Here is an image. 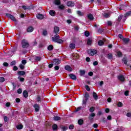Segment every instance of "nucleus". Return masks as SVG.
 Here are the masks:
<instances>
[{
	"label": "nucleus",
	"instance_id": "nucleus-50",
	"mask_svg": "<svg viewBox=\"0 0 131 131\" xmlns=\"http://www.w3.org/2000/svg\"><path fill=\"white\" fill-rule=\"evenodd\" d=\"M21 63L22 64H23V65H25V64L27 63V61H26V60H23L21 61Z\"/></svg>",
	"mask_w": 131,
	"mask_h": 131
},
{
	"label": "nucleus",
	"instance_id": "nucleus-10",
	"mask_svg": "<svg viewBox=\"0 0 131 131\" xmlns=\"http://www.w3.org/2000/svg\"><path fill=\"white\" fill-rule=\"evenodd\" d=\"M97 53V50H96L93 49L90 50V54L91 56H94V55H96Z\"/></svg>",
	"mask_w": 131,
	"mask_h": 131
},
{
	"label": "nucleus",
	"instance_id": "nucleus-3",
	"mask_svg": "<svg viewBox=\"0 0 131 131\" xmlns=\"http://www.w3.org/2000/svg\"><path fill=\"white\" fill-rule=\"evenodd\" d=\"M6 17H8V18H9V19H11L13 21H16V18H15V17H14L13 15L10 14L9 13L6 14Z\"/></svg>",
	"mask_w": 131,
	"mask_h": 131
},
{
	"label": "nucleus",
	"instance_id": "nucleus-15",
	"mask_svg": "<svg viewBox=\"0 0 131 131\" xmlns=\"http://www.w3.org/2000/svg\"><path fill=\"white\" fill-rule=\"evenodd\" d=\"M70 49H71L72 50H74V49H75V43H71L69 45Z\"/></svg>",
	"mask_w": 131,
	"mask_h": 131
},
{
	"label": "nucleus",
	"instance_id": "nucleus-48",
	"mask_svg": "<svg viewBox=\"0 0 131 131\" xmlns=\"http://www.w3.org/2000/svg\"><path fill=\"white\" fill-rule=\"evenodd\" d=\"M10 65L11 66H14V65H16V61H13L10 63Z\"/></svg>",
	"mask_w": 131,
	"mask_h": 131
},
{
	"label": "nucleus",
	"instance_id": "nucleus-26",
	"mask_svg": "<svg viewBox=\"0 0 131 131\" xmlns=\"http://www.w3.org/2000/svg\"><path fill=\"white\" fill-rule=\"evenodd\" d=\"M61 119V117H59V116H55L54 117V120H55V121H58L59 120H60Z\"/></svg>",
	"mask_w": 131,
	"mask_h": 131
},
{
	"label": "nucleus",
	"instance_id": "nucleus-20",
	"mask_svg": "<svg viewBox=\"0 0 131 131\" xmlns=\"http://www.w3.org/2000/svg\"><path fill=\"white\" fill-rule=\"evenodd\" d=\"M89 98H90V94H89L88 93H86L84 96V99L88 100H89Z\"/></svg>",
	"mask_w": 131,
	"mask_h": 131
},
{
	"label": "nucleus",
	"instance_id": "nucleus-37",
	"mask_svg": "<svg viewBox=\"0 0 131 131\" xmlns=\"http://www.w3.org/2000/svg\"><path fill=\"white\" fill-rule=\"evenodd\" d=\"M84 74H85V71L84 70L80 71V75L81 76L84 75Z\"/></svg>",
	"mask_w": 131,
	"mask_h": 131
},
{
	"label": "nucleus",
	"instance_id": "nucleus-55",
	"mask_svg": "<svg viewBox=\"0 0 131 131\" xmlns=\"http://www.w3.org/2000/svg\"><path fill=\"white\" fill-rule=\"evenodd\" d=\"M88 75H89V76H93V75H94V73H93V72H90L88 73Z\"/></svg>",
	"mask_w": 131,
	"mask_h": 131
},
{
	"label": "nucleus",
	"instance_id": "nucleus-35",
	"mask_svg": "<svg viewBox=\"0 0 131 131\" xmlns=\"http://www.w3.org/2000/svg\"><path fill=\"white\" fill-rule=\"evenodd\" d=\"M88 102V100L85 99V98L83 99L82 101V104L83 105H85V106L86 105V102Z\"/></svg>",
	"mask_w": 131,
	"mask_h": 131
},
{
	"label": "nucleus",
	"instance_id": "nucleus-13",
	"mask_svg": "<svg viewBox=\"0 0 131 131\" xmlns=\"http://www.w3.org/2000/svg\"><path fill=\"white\" fill-rule=\"evenodd\" d=\"M93 97L94 99V100H95L96 101H97V100H98V95H97V93H96V92H93Z\"/></svg>",
	"mask_w": 131,
	"mask_h": 131
},
{
	"label": "nucleus",
	"instance_id": "nucleus-29",
	"mask_svg": "<svg viewBox=\"0 0 131 131\" xmlns=\"http://www.w3.org/2000/svg\"><path fill=\"white\" fill-rule=\"evenodd\" d=\"M102 15L104 16V17H105V18H109V17H110V15H109V14L107 13H103Z\"/></svg>",
	"mask_w": 131,
	"mask_h": 131
},
{
	"label": "nucleus",
	"instance_id": "nucleus-24",
	"mask_svg": "<svg viewBox=\"0 0 131 131\" xmlns=\"http://www.w3.org/2000/svg\"><path fill=\"white\" fill-rule=\"evenodd\" d=\"M25 72L24 71H19L18 72V75L19 76H21V75H25Z\"/></svg>",
	"mask_w": 131,
	"mask_h": 131
},
{
	"label": "nucleus",
	"instance_id": "nucleus-33",
	"mask_svg": "<svg viewBox=\"0 0 131 131\" xmlns=\"http://www.w3.org/2000/svg\"><path fill=\"white\" fill-rule=\"evenodd\" d=\"M122 17H123V15H122V14H121L118 16V22H120V21H121V19H122Z\"/></svg>",
	"mask_w": 131,
	"mask_h": 131
},
{
	"label": "nucleus",
	"instance_id": "nucleus-14",
	"mask_svg": "<svg viewBox=\"0 0 131 131\" xmlns=\"http://www.w3.org/2000/svg\"><path fill=\"white\" fill-rule=\"evenodd\" d=\"M21 8L23 9H24V10H30L31 9V8H32V7L31 6H23L21 7Z\"/></svg>",
	"mask_w": 131,
	"mask_h": 131
},
{
	"label": "nucleus",
	"instance_id": "nucleus-1",
	"mask_svg": "<svg viewBox=\"0 0 131 131\" xmlns=\"http://www.w3.org/2000/svg\"><path fill=\"white\" fill-rule=\"evenodd\" d=\"M52 40L54 42H58V43H62L63 42V40L60 39V36L58 34H56L54 37H52Z\"/></svg>",
	"mask_w": 131,
	"mask_h": 131
},
{
	"label": "nucleus",
	"instance_id": "nucleus-53",
	"mask_svg": "<svg viewBox=\"0 0 131 131\" xmlns=\"http://www.w3.org/2000/svg\"><path fill=\"white\" fill-rule=\"evenodd\" d=\"M3 65L5 67H8V66H9V63H8V62H4Z\"/></svg>",
	"mask_w": 131,
	"mask_h": 131
},
{
	"label": "nucleus",
	"instance_id": "nucleus-30",
	"mask_svg": "<svg viewBox=\"0 0 131 131\" xmlns=\"http://www.w3.org/2000/svg\"><path fill=\"white\" fill-rule=\"evenodd\" d=\"M52 127L53 130H57V129H58V126L56 124H54Z\"/></svg>",
	"mask_w": 131,
	"mask_h": 131
},
{
	"label": "nucleus",
	"instance_id": "nucleus-17",
	"mask_svg": "<svg viewBox=\"0 0 131 131\" xmlns=\"http://www.w3.org/2000/svg\"><path fill=\"white\" fill-rule=\"evenodd\" d=\"M122 40L125 43H127V42H128V41H129V38H123Z\"/></svg>",
	"mask_w": 131,
	"mask_h": 131
},
{
	"label": "nucleus",
	"instance_id": "nucleus-46",
	"mask_svg": "<svg viewBox=\"0 0 131 131\" xmlns=\"http://www.w3.org/2000/svg\"><path fill=\"white\" fill-rule=\"evenodd\" d=\"M62 129L63 131L67 130V129H68V127H67V126H63V127H62Z\"/></svg>",
	"mask_w": 131,
	"mask_h": 131
},
{
	"label": "nucleus",
	"instance_id": "nucleus-43",
	"mask_svg": "<svg viewBox=\"0 0 131 131\" xmlns=\"http://www.w3.org/2000/svg\"><path fill=\"white\" fill-rule=\"evenodd\" d=\"M42 34H43V35L46 36V35H48V31H47V30H43V32H42Z\"/></svg>",
	"mask_w": 131,
	"mask_h": 131
},
{
	"label": "nucleus",
	"instance_id": "nucleus-47",
	"mask_svg": "<svg viewBox=\"0 0 131 131\" xmlns=\"http://www.w3.org/2000/svg\"><path fill=\"white\" fill-rule=\"evenodd\" d=\"M69 129H73L74 128V125H70L69 126Z\"/></svg>",
	"mask_w": 131,
	"mask_h": 131
},
{
	"label": "nucleus",
	"instance_id": "nucleus-36",
	"mask_svg": "<svg viewBox=\"0 0 131 131\" xmlns=\"http://www.w3.org/2000/svg\"><path fill=\"white\" fill-rule=\"evenodd\" d=\"M90 112H91V113H93V112H94V111H95V107L92 106L91 107L90 110H89Z\"/></svg>",
	"mask_w": 131,
	"mask_h": 131
},
{
	"label": "nucleus",
	"instance_id": "nucleus-45",
	"mask_svg": "<svg viewBox=\"0 0 131 131\" xmlns=\"http://www.w3.org/2000/svg\"><path fill=\"white\" fill-rule=\"evenodd\" d=\"M123 62H124V64H127V61L126 60V58L124 57L122 59Z\"/></svg>",
	"mask_w": 131,
	"mask_h": 131
},
{
	"label": "nucleus",
	"instance_id": "nucleus-19",
	"mask_svg": "<svg viewBox=\"0 0 131 131\" xmlns=\"http://www.w3.org/2000/svg\"><path fill=\"white\" fill-rule=\"evenodd\" d=\"M33 27H29L27 29L28 32H32L33 31Z\"/></svg>",
	"mask_w": 131,
	"mask_h": 131
},
{
	"label": "nucleus",
	"instance_id": "nucleus-31",
	"mask_svg": "<svg viewBox=\"0 0 131 131\" xmlns=\"http://www.w3.org/2000/svg\"><path fill=\"white\" fill-rule=\"evenodd\" d=\"M107 57L110 59V60H112L113 57L112 56V54L110 53L107 54Z\"/></svg>",
	"mask_w": 131,
	"mask_h": 131
},
{
	"label": "nucleus",
	"instance_id": "nucleus-60",
	"mask_svg": "<svg viewBox=\"0 0 131 131\" xmlns=\"http://www.w3.org/2000/svg\"><path fill=\"white\" fill-rule=\"evenodd\" d=\"M15 101H16V103H20V101L21 100H20V98H16V99H15Z\"/></svg>",
	"mask_w": 131,
	"mask_h": 131
},
{
	"label": "nucleus",
	"instance_id": "nucleus-62",
	"mask_svg": "<svg viewBox=\"0 0 131 131\" xmlns=\"http://www.w3.org/2000/svg\"><path fill=\"white\" fill-rule=\"evenodd\" d=\"M93 127H94V128H97V127H98V124H94Z\"/></svg>",
	"mask_w": 131,
	"mask_h": 131
},
{
	"label": "nucleus",
	"instance_id": "nucleus-40",
	"mask_svg": "<svg viewBox=\"0 0 131 131\" xmlns=\"http://www.w3.org/2000/svg\"><path fill=\"white\" fill-rule=\"evenodd\" d=\"M98 45L99 46H103V45H104V41H103V40H99L98 41Z\"/></svg>",
	"mask_w": 131,
	"mask_h": 131
},
{
	"label": "nucleus",
	"instance_id": "nucleus-16",
	"mask_svg": "<svg viewBox=\"0 0 131 131\" xmlns=\"http://www.w3.org/2000/svg\"><path fill=\"white\" fill-rule=\"evenodd\" d=\"M54 4L56 6H59L61 5V1L60 0H54Z\"/></svg>",
	"mask_w": 131,
	"mask_h": 131
},
{
	"label": "nucleus",
	"instance_id": "nucleus-8",
	"mask_svg": "<svg viewBox=\"0 0 131 131\" xmlns=\"http://www.w3.org/2000/svg\"><path fill=\"white\" fill-rule=\"evenodd\" d=\"M59 31H60V29L58 27H55L54 29V32L55 33V34H58L59 33Z\"/></svg>",
	"mask_w": 131,
	"mask_h": 131
},
{
	"label": "nucleus",
	"instance_id": "nucleus-5",
	"mask_svg": "<svg viewBox=\"0 0 131 131\" xmlns=\"http://www.w3.org/2000/svg\"><path fill=\"white\" fill-rule=\"evenodd\" d=\"M61 63V61L59 59H55L53 60L54 65H59Z\"/></svg>",
	"mask_w": 131,
	"mask_h": 131
},
{
	"label": "nucleus",
	"instance_id": "nucleus-18",
	"mask_svg": "<svg viewBox=\"0 0 131 131\" xmlns=\"http://www.w3.org/2000/svg\"><path fill=\"white\" fill-rule=\"evenodd\" d=\"M49 14L51 16H55L56 15V12L54 10H50Z\"/></svg>",
	"mask_w": 131,
	"mask_h": 131
},
{
	"label": "nucleus",
	"instance_id": "nucleus-6",
	"mask_svg": "<svg viewBox=\"0 0 131 131\" xmlns=\"http://www.w3.org/2000/svg\"><path fill=\"white\" fill-rule=\"evenodd\" d=\"M75 4L74 2H73L72 1H69L67 3V5L68 7H74Z\"/></svg>",
	"mask_w": 131,
	"mask_h": 131
},
{
	"label": "nucleus",
	"instance_id": "nucleus-32",
	"mask_svg": "<svg viewBox=\"0 0 131 131\" xmlns=\"http://www.w3.org/2000/svg\"><path fill=\"white\" fill-rule=\"evenodd\" d=\"M58 8L59 10H64V9H65V6L63 5H61L58 6Z\"/></svg>",
	"mask_w": 131,
	"mask_h": 131
},
{
	"label": "nucleus",
	"instance_id": "nucleus-44",
	"mask_svg": "<svg viewBox=\"0 0 131 131\" xmlns=\"http://www.w3.org/2000/svg\"><path fill=\"white\" fill-rule=\"evenodd\" d=\"M85 88L86 91H88V92H90V91H91V89H90V86H89V85H85Z\"/></svg>",
	"mask_w": 131,
	"mask_h": 131
},
{
	"label": "nucleus",
	"instance_id": "nucleus-4",
	"mask_svg": "<svg viewBox=\"0 0 131 131\" xmlns=\"http://www.w3.org/2000/svg\"><path fill=\"white\" fill-rule=\"evenodd\" d=\"M96 116V114L94 113H92L89 115V119L90 121H93V119H94V117Z\"/></svg>",
	"mask_w": 131,
	"mask_h": 131
},
{
	"label": "nucleus",
	"instance_id": "nucleus-27",
	"mask_svg": "<svg viewBox=\"0 0 131 131\" xmlns=\"http://www.w3.org/2000/svg\"><path fill=\"white\" fill-rule=\"evenodd\" d=\"M54 49V46H53L52 45H49L48 47V50L49 51H53Z\"/></svg>",
	"mask_w": 131,
	"mask_h": 131
},
{
	"label": "nucleus",
	"instance_id": "nucleus-52",
	"mask_svg": "<svg viewBox=\"0 0 131 131\" xmlns=\"http://www.w3.org/2000/svg\"><path fill=\"white\" fill-rule=\"evenodd\" d=\"M117 105L118 107H122V103L121 102H118Z\"/></svg>",
	"mask_w": 131,
	"mask_h": 131
},
{
	"label": "nucleus",
	"instance_id": "nucleus-51",
	"mask_svg": "<svg viewBox=\"0 0 131 131\" xmlns=\"http://www.w3.org/2000/svg\"><path fill=\"white\" fill-rule=\"evenodd\" d=\"M55 70H59L60 69V67L59 66H56L54 67Z\"/></svg>",
	"mask_w": 131,
	"mask_h": 131
},
{
	"label": "nucleus",
	"instance_id": "nucleus-61",
	"mask_svg": "<svg viewBox=\"0 0 131 131\" xmlns=\"http://www.w3.org/2000/svg\"><path fill=\"white\" fill-rule=\"evenodd\" d=\"M77 14L79 15V16H82V13L79 11H77Z\"/></svg>",
	"mask_w": 131,
	"mask_h": 131
},
{
	"label": "nucleus",
	"instance_id": "nucleus-41",
	"mask_svg": "<svg viewBox=\"0 0 131 131\" xmlns=\"http://www.w3.org/2000/svg\"><path fill=\"white\" fill-rule=\"evenodd\" d=\"M18 79H19V80L21 82L24 81V78H22L20 76L18 77Z\"/></svg>",
	"mask_w": 131,
	"mask_h": 131
},
{
	"label": "nucleus",
	"instance_id": "nucleus-12",
	"mask_svg": "<svg viewBox=\"0 0 131 131\" xmlns=\"http://www.w3.org/2000/svg\"><path fill=\"white\" fill-rule=\"evenodd\" d=\"M69 76H70L71 79H73V80H76V76H75V75L71 74L69 75Z\"/></svg>",
	"mask_w": 131,
	"mask_h": 131
},
{
	"label": "nucleus",
	"instance_id": "nucleus-7",
	"mask_svg": "<svg viewBox=\"0 0 131 131\" xmlns=\"http://www.w3.org/2000/svg\"><path fill=\"white\" fill-rule=\"evenodd\" d=\"M36 17L37 19H39V20H42V19H43L44 16L43 15H42V14H38L36 15Z\"/></svg>",
	"mask_w": 131,
	"mask_h": 131
},
{
	"label": "nucleus",
	"instance_id": "nucleus-11",
	"mask_svg": "<svg viewBox=\"0 0 131 131\" xmlns=\"http://www.w3.org/2000/svg\"><path fill=\"white\" fill-rule=\"evenodd\" d=\"M64 68L66 70L69 71V72H71V71H72V68H71L69 66H66Z\"/></svg>",
	"mask_w": 131,
	"mask_h": 131
},
{
	"label": "nucleus",
	"instance_id": "nucleus-38",
	"mask_svg": "<svg viewBox=\"0 0 131 131\" xmlns=\"http://www.w3.org/2000/svg\"><path fill=\"white\" fill-rule=\"evenodd\" d=\"M87 43L89 46H91L92 45V40L91 39H88L87 40Z\"/></svg>",
	"mask_w": 131,
	"mask_h": 131
},
{
	"label": "nucleus",
	"instance_id": "nucleus-28",
	"mask_svg": "<svg viewBox=\"0 0 131 131\" xmlns=\"http://www.w3.org/2000/svg\"><path fill=\"white\" fill-rule=\"evenodd\" d=\"M17 129H22L23 128V125L22 124H19L16 126Z\"/></svg>",
	"mask_w": 131,
	"mask_h": 131
},
{
	"label": "nucleus",
	"instance_id": "nucleus-56",
	"mask_svg": "<svg viewBox=\"0 0 131 131\" xmlns=\"http://www.w3.org/2000/svg\"><path fill=\"white\" fill-rule=\"evenodd\" d=\"M18 94H21L22 93V90L21 89H19L17 90Z\"/></svg>",
	"mask_w": 131,
	"mask_h": 131
},
{
	"label": "nucleus",
	"instance_id": "nucleus-39",
	"mask_svg": "<svg viewBox=\"0 0 131 131\" xmlns=\"http://www.w3.org/2000/svg\"><path fill=\"white\" fill-rule=\"evenodd\" d=\"M81 110V106H79L77 108H76L74 112H78V111H80Z\"/></svg>",
	"mask_w": 131,
	"mask_h": 131
},
{
	"label": "nucleus",
	"instance_id": "nucleus-59",
	"mask_svg": "<svg viewBox=\"0 0 131 131\" xmlns=\"http://www.w3.org/2000/svg\"><path fill=\"white\" fill-rule=\"evenodd\" d=\"M19 68H20V69H21V70H23V69H24V66H23V64H20L19 66Z\"/></svg>",
	"mask_w": 131,
	"mask_h": 131
},
{
	"label": "nucleus",
	"instance_id": "nucleus-63",
	"mask_svg": "<svg viewBox=\"0 0 131 131\" xmlns=\"http://www.w3.org/2000/svg\"><path fill=\"white\" fill-rule=\"evenodd\" d=\"M126 116H127V117H131V113H127Z\"/></svg>",
	"mask_w": 131,
	"mask_h": 131
},
{
	"label": "nucleus",
	"instance_id": "nucleus-42",
	"mask_svg": "<svg viewBox=\"0 0 131 131\" xmlns=\"http://www.w3.org/2000/svg\"><path fill=\"white\" fill-rule=\"evenodd\" d=\"M84 35H85V36H86V37L90 36V32H89L88 31H85L84 32Z\"/></svg>",
	"mask_w": 131,
	"mask_h": 131
},
{
	"label": "nucleus",
	"instance_id": "nucleus-22",
	"mask_svg": "<svg viewBox=\"0 0 131 131\" xmlns=\"http://www.w3.org/2000/svg\"><path fill=\"white\" fill-rule=\"evenodd\" d=\"M88 19H90V20H94V16H93L92 14H88Z\"/></svg>",
	"mask_w": 131,
	"mask_h": 131
},
{
	"label": "nucleus",
	"instance_id": "nucleus-64",
	"mask_svg": "<svg viewBox=\"0 0 131 131\" xmlns=\"http://www.w3.org/2000/svg\"><path fill=\"white\" fill-rule=\"evenodd\" d=\"M125 96H128V91H126L124 93Z\"/></svg>",
	"mask_w": 131,
	"mask_h": 131
},
{
	"label": "nucleus",
	"instance_id": "nucleus-57",
	"mask_svg": "<svg viewBox=\"0 0 131 131\" xmlns=\"http://www.w3.org/2000/svg\"><path fill=\"white\" fill-rule=\"evenodd\" d=\"M4 120H5V121H6V122H7V121H8V120H9V118H8V117L5 116L4 117Z\"/></svg>",
	"mask_w": 131,
	"mask_h": 131
},
{
	"label": "nucleus",
	"instance_id": "nucleus-34",
	"mask_svg": "<svg viewBox=\"0 0 131 131\" xmlns=\"http://www.w3.org/2000/svg\"><path fill=\"white\" fill-rule=\"evenodd\" d=\"M35 60L36 61H40V60H41V57H40V56H35Z\"/></svg>",
	"mask_w": 131,
	"mask_h": 131
},
{
	"label": "nucleus",
	"instance_id": "nucleus-54",
	"mask_svg": "<svg viewBox=\"0 0 131 131\" xmlns=\"http://www.w3.org/2000/svg\"><path fill=\"white\" fill-rule=\"evenodd\" d=\"M37 100L38 102H40L41 101V98H40V96H38L37 97Z\"/></svg>",
	"mask_w": 131,
	"mask_h": 131
},
{
	"label": "nucleus",
	"instance_id": "nucleus-9",
	"mask_svg": "<svg viewBox=\"0 0 131 131\" xmlns=\"http://www.w3.org/2000/svg\"><path fill=\"white\" fill-rule=\"evenodd\" d=\"M34 108H35V112H38L39 111V105L38 104H34Z\"/></svg>",
	"mask_w": 131,
	"mask_h": 131
},
{
	"label": "nucleus",
	"instance_id": "nucleus-23",
	"mask_svg": "<svg viewBox=\"0 0 131 131\" xmlns=\"http://www.w3.org/2000/svg\"><path fill=\"white\" fill-rule=\"evenodd\" d=\"M23 96L24 98H27V97H28V92L26 91H24L23 92Z\"/></svg>",
	"mask_w": 131,
	"mask_h": 131
},
{
	"label": "nucleus",
	"instance_id": "nucleus-49",
	"mask_svg": "<svg viewBox=\"0 0 131 131\" xmlns=\"http://www.w3.org/2000/svg\"><path fill=\"white\" fill-rule=\"evenodd\" d=\"M5 81V78L1 77L0 78V82H4Z\"/></svg>",
	"mask_w": 131,
	"mask_h": 131
},
{
	"label": "nucleus",
	"instance_id": "nucleus-2",
	"mask_svg": "<svg viewBox=\"0 0 131 131\" xmlns=\"http://www.w3.org/2000/svg\"><path fill=\"white\" fill-rule=\"evenodd\" d=\"M21 46L24 49H27L29 47V43L26 39H23L21 40Z\"/></svg>",
	"mask_w": 131,
	"mask_h": 131
},
{
	"label": "nucleus",
	"instance_id": "nucleus-58",
	"mask_svg": "<svg viewBox=\"0 0 131 131\" xmlns=\"http://www.w3.org/2000/svg\"><path fill=\"white\" fill-rule=\"evenodd\" d=\"M122 55V54L121 52H118V53H117V56H118V57H121Z\"/></svg>",
	"mask_w": 131,
	"mask_h": 131
},
{
	"label": "nucleus",
	"instance_id": "nucleus-21",
	"mask_svg": "<svg viewBox=\"0 0 131 131\" xmlns=\"http://www.w3.org/2000/svg\"><path fill=\"white\" fill-rule=\"evenodd\" d=\"M118 79L120 80L121 81H124V77L122 75H120L118 76Z\"/></svg>",
	"mask_w": 131,
	"mask_h": 131
},
{
	"label": "nucleus",
	"instance_id": "nucleus-25",
	"mask_svg": "<svg viewBox=\"0 0 131 131\" xmlns=\"http://www.w3.org/2000/svg\"><path fill=\"white\" fill-rule=\"evenodd\" d=\"M78 123L79 125H82V124H83V120L82 119L78 120Z\"/></svg>",
	"mask_w": 131,
	"mask_h": 131
}]
</instances>
